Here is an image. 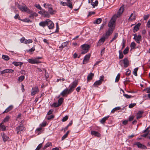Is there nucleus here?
<instances>
[{"mask_svg":"<svg viewBox=\"0 0 150 150\" xmlns=\"http://www.w3.org/2000/svg\"><path fill=\"white\" fill-rule=\"evenodd\" d=\"M18 7L23 12H26L28 13H30L32 12L24 4H22V6L18 5Z\"/></svg>","mask_w":150,"mask_h":150,"instance_id":"nucleus-1","label":"nucleus"},{"mask_svg":"<svg viewBox=\"0 0 150 150\" xmlns=\"http://www.w3.org/2000/svg\"><path fill=\"white\" fill-rule=\"evenodd\" d=\"M21 122L20 125L18 126L16 129V131L17 134H21L25 130V127L23 125H21Z\"/></svg>","mask_w":150,"mask_h":150,"instance_id":"nucleus-2","label":"nucleus"},{"mask_svg":"<svg viewBox=\"0 0 150 150\" xmlns=\"http://www.w3.org/2000/svg\"><path fill=\"white\" fill-rule=\"evenodd\" d=\"M104 78V76H102L100 77V79L99 80L96 81L93 84V86H97L100 85L103 81Z\"/></svg>","mask_w":150,"mask_h":150,"instance_id":"nucleus-3","label":"nucleus"},{"mask_svg":"<svg viewBox=\"0 0 150 150\" xmlns=\"http://www.w3.org/2000/svg\"><path fill=\"white\" fill-rule=\"evenodd\" d=\"M117 18L116 17V15H114L112 17L111 20L108 23V26L110 28H111L115 23Z\"/></svg>","mask_w":150,"mask_h":150,"instance_id":"nucleus-4","label":"nucleus"},{"mask_svg":"<svg viewBox=\"0 0 150 150\" xmlns=\"http://www.w3.org/2000/svg\"><path fill=\"white\" fill-rule=\"evenodd\" d=\"M121 61H122L124 64V66L125 68L127 67L129 65V62L127 58H124L123 60H121L120 61V63L121 65H122V63H121Z\"/></svg>","mask_w":150,"mask_h":150,"instance_id":"nucleus-5","label":"nucleus"},{"mask_svg":"<svg viewBox=\"0 0 150 150\" xmlns=\"http://www.w3.org/2000/svg\"><path fill=\"white\" fill-rule=\"evenodd\" d=\"M134 144L137 145L138 147L140 149H146L147 147L144 145L142 144L139 142H135Z\"/></svg>","mask_w":150,"mask_h":150,"instance_id":"nucleus-6","label":"nucleus"},{"mask_svg":"<svg viewBox=\"0 0 150 150\" xmlns=\"http://www.w3.org/2000/svg\"><path fill=\"white\" fill-rule=\"evenodd\" d=\"M47 24L49 29H52L54 27V24L53 22L49 19H47Z\"/></svg>","mask_w":150,"mask_h":150,"instance_id":"nucleus-7","label":"nucleus"},{"mask_svg":"<svg viewBox=\"0 0 150 150\" xmlns=\"http://www.w3.org/2000/svg\"><path fill=\"white\" fill-rule=\"evenodd\" d=\"M113 31V29L112 28H109L108 31L105 33V38H108V37L112 34Z\"/></svg>","mask_w":150,"mask_h":150,"instance_id":"nucleus-8","label":"nucleus"},{"mask_svg":"<svg viewBox=\"0 0 150 150\" xmlns=\"http://www.w3.org/2000/svg\"><path fill=\"white\" fill-rule=\"evenodd\" d=\"M124 10V8L122 6L119 9L118 11L117 12V14L115 15H116V17L117 18L119 17L123 12Z\"/></svg>","mask_w":150,"mask_h":150,"instance_id":"nucleus-9","label":"nucleus"},{"mask_svg":"<svg viewBox=\"0 0 150 150\" xmlns=\"http://www.w3.org/2000/svg\"><path fill=\"white\" fill-rule=\"evenodd\" d=\"M105 37L104 36L100 38L97 44V46H100L102 44H103L104 42L105 39H107V38H105Z\"/></svg>","mask_w":150,"mask_h":150,"instance_id":"nucleus-10","label":"nucleus"},{"mask_svg":"<svg viewBox=\"0 0 150 150\" xmlns=\"http://www.w3.org/2000/svg\"><path fill=\"white\" fill-rule=\"evenodd\" d=\"M39 91L37 87H35L32 88L31 92V96H33L37 92Z\"/></svg>","mask_w":150,"mask_h":150,"instance_id":"nucleus-11","label":"nucleus"},{"mask_svg":"<svg viewBox=\"0 0 150 150\" xmlns=\"http://www.w3.org/2000/svg\"><path fill=\"white\" fill-rule=\"evenodd\" d=\"M90 57V54H88L86 55L84 57L83 60V64H85L88 62Z\"/></svg>","mask_w":150,"mask_h":150,"instance_id":"nucleus-12","label":"nucleus"},{"mask_svg":"<svg viewBox=\"0 0 150 150\" xmlns=\"http://www.w3.org/2000/svg\"><path fill=\"white\" fill-rule=\"evenodd\" d=\"M69 42V41H67L63 43L59 47V50L62 51L64 47L67 46Z\"/></svg>","mask_w":150,"mask_h":150,"instance_id":"nucleus-13","label":"nucleus"},{"mask_svg":"<svg viewBox=\"0 0 150 150\" xmlns=\"http://www.w3.org/2000/svg\"><path fill=\"white\" fill-rule=\"evenodd\" d=\"M81 48L84 50L87 51L88 52L90 47V46L88 44H84L81 46Z\"/></svg>","mask_w":150,"mask_h":150,"instance_id":"nucleus-14","label":"nucleus"},{"mask_svg":"<svg viewBox=\"0 0 150 150\" xmlns=\"http://www.w3.org/2000/svg\"><path fill=\"white\" fill-rule=\"evenodd\" d=\"M52 113H47L46 118L48 120L53 119L54 117V116L52 114Z\"/></svg>","mask_w":150,"mask_h":150,"instance_id":"nucleus-15","label":"nucleus"},{"mask_svg":"<svg viewBox=\"0 0 150 150\" xmlns=\"http://www.w3.org/2000/svg\"><path fill=\"white\" fill-rule=\"evenodd\" d=\"M28 62L29 63L32 64H38L39 62L36 60L35 58L34 59L33 58L29 59L28 60Z\"/></svg>","mask_w":150,"mask_h":150,"instance_id":"nucleus-16","label":"nucleus"},{"mask_svg":"<svg viewBox=\"0 0 150 150\" xmlns=\"http://www.w3.org/2000/svg\"><path fill=\"white\" fill-rule=\"evenodd\" d=\"M91 133L92 135H94L98 137H100L101 136L100 134L98 132L96 131H92Z\"/></svg>","mask_w":150,"mask_h":150,"instance_id":"nucleus-17","label":"nucleus"},{"mask_svg":"<svg viewBox=\"0 0 150 150\" xmlns=\"http://www.w3.org/2000/svg\"><path fill=\"white\" fill-rule=\"evenodd\" d=\"M39 25L40 26L43 28L45 27L47 25V19L45 21L40 22L39 23Z\"/></svg>","mask_w":150,"mask_h":150,"instance_id":"nucleus-18","label":"nucleus"},{"mask_svg":"<svg viewBox=\"0 0 150 150\" xmlns=\"http://www.w3.org/2000/svg\"><path fill=\"white\" fill-rule=\"evenodd\" d=\"M109 117V116H108L104 117L102 118L100 121V123L101 124H104L105 122V121L108 119Z\"/></svg>","mask_w":150,"mask_h":150,"instance_id":"nucleus-19","label":"nucleus"},{"mask_svg":"<svg viewBox=\"0 0 150 150\" xmlns=\"http://www.w3.org/2000/svg\"><path fill=\"white\" fill-rule=\"evenodd\" d=\"M3 122L0 123V130L4 131L6 130V127L3 124Z\"/></svg>","mask_w":150,"mask_h":150,"instance_id":"nucleus-20","label":"nucleus"},{"mask_svg":"<svg viewBox=\"0 0 150 150\" xmlns=\"http://www.w3.org/2000/svg\"><path fill=\"white\" fill-rule=\"evenodd\" d=\"M68 94V89L67 88L65 89L63 91L60 93V95L63 96H64L66 94Z\"/></svg>","mask_w":150,"mask_h":150,"instance_id":"nucleus-21","label":"nucleus"},{"mask_svg":"<svg viewBox=\"0 0 150 150\" xmlns=\"http://www.w3.org/2000/svg\"><path fill=\"white\" fill-rule=\"evenodd\" d=\"M13 107V105H11L8 107L3 112H10L12 109Z\"/></svg>","mask_w":150,"mask_h":150,"instance_id":"nucleus-22","label":"nucleus"},{"mask_svg":"<svg viewBox=\"0 0 150 150\" xmlns=\"http://www.w3.org/2000/svg\"><path fill=\"white\" fill-rule=\"evenodd\" d=\"M2 137L3 138V141L4 142H6L9 139V137L4 133H3L2 135Z\"/></svg>","mask_w":150,"mask_h":150,"instance_id":"nucleus-23","label":"nucleus"},{"mask_svg":"<svg viewBox=\"0 0 150 150\" xmlns=\"http://www.w3.org/2000/svg\"><path fill=\"white\" fill-rule=\"evenodd\" d=\"M44 17L49 18L50 16L47 11H46L44 10L43 15Z\"/></svg>","mask_w":150,"mask_h":150,"instance_id":"nucleus-24","label":"nucleus"},{"mask_svg":"<svg viewBox=\"0 0 150 150\" xmlns=\"http://www.w3.org/2000/svg\"><path fill=\"white\" fill-rule=\"evenodd\" d=\"M141 25V23H138L134 27V31L135 32L137 31L139 29V27Z\"/></svg>","mask_w":150,"mask_h":150,"instance_id":"nucleus-25","label":"nucleus"},{"mask_svg":"<svg viewBox=\"0 0 150 150\" xmlns=\"http://www.w3.org/2000/svg\"><path fill=\"white\" fill-rule=\"evenodd\" d=\"M48 11L50 14L51 15H53L55 12L56 11L53 9V8L51 7H49L48 9Z\"/></svg>","mask_w":150,"mask_h":150,"instance_id":"nucleus-26","label":"nucleus"},{"mask_svg":"<svg viewBox=\"0 0 150 150\" xmlns=\"http://www.w3.org/2000/svg\"><path fill=\"white\" fill-rule=\"evenodd\" d=\"M78 83V82L77 80H76L71 83V86L74 89L77 85Z\"/></svg>","mask_w":150,"mask_h":150,"instance_id":"nucleus-27","label":"nucleus"},{"mask_svg":"<svg viewBox=\"0 0 150 150\" xmlns=\"http://www.w3.org/2000/svg\"><path fill=\"white\" fill-rule=\"evenodd\" d=\"M94 74H93L91 73H90L87 76V80L88 81L91 80L93 77Z\"/></svg>","mask_w":150,"mask_h":150,"instance_id":"nucleus-28","label":"nucleus"},{"mask_svg":"<svg viewBox=\"0 0 150 150\" xmlns=\"http://www.w3.org/2000/svg\"><path fill=\"white\" fill-rule=\"evenodd\" d=\"M141 36L140 35H139L137 36V37L134 39V40L137 43H139L140 41L141 40Z\"/></svg>","mask_w":150,"mask_h":150,"instance_id":"nucleus-29","label":"nucleus"},{"mask_svg":"<svg viewBox=\"0 0 150 150\" xmlns=\"http://www.w3.org/2000/svg\"><path fill=\"white\" fill-rule=\"evenodd\" d=\"M67 6L69 8L72 9V4L70 0H67Z\"/></svg>","mask_w":150,"mask_h":150,"instance_id":"nucleus-30","label":"nucleus"},{"mask_svg":"<svg viewBox=\"0 0 150 150\" xmlns=\"http://www.w3.org/2000/svg\"><path fill=\"white\" fill-rule=\"evenodd\" d=\"M12 64L14 65L15 66H17L19 65H21L23 63L21 62H12Z\"/></svg>","mask_w":150,"mask_h":150,"instance_id":"nucleus-31","label":"nucleus"},{"mask_svg":"<svg viewBox=\"0 0 150 150\" xmlns=\"http://www.w3.org/2000/svg\"><path fill=\"white\" fill-rule=\"evenodd\" d=\"M98 4V1L97 0H96L95 2H92L91 4L93 6V7H95V6H97Z\"/></svg>","mask_w":150,"mask_h":150,"instance_id":"nucleus-32","label":"nucleus"},{"mask_svg":"<svg viewBox=\"0 0 150 150\" xmlns=\"http://www.w3.org/2000/svg\"><path fill=\"white\" fill-rule=\"evenodd\" d=\"M2 58L3 59H4L5 60H6V61H8V60H9L10 59L9 57L8 56L5 55H2Z\"/></svg>","mask_w":150,"mask_h":150,"instance_id":"nucleus-33","label":"nucleus"},{"mask_svg":"<svg viewBox=\"0 0 150 150\" xmlns=\"http://www.w3.org/2000/svg\"><path fill=\"white\" fill-rule=\"evenodd\" d=\"M134 116L133 115H130L129 116L128 119V121L129 122H131L134 120Z\"/></svg>","mask_w":150,"mask_h":150,"instance_id":"nucleus-34","label":"nucleus"},{"mask_svg":"<svg viewBox=\"0 0 150 150\" xmlns=\"http://www.w3.org/2000/svg\"><path fill=\"white\" fill-rule=\"evenodd\" d=\"M102 21V19L101 18H98L96 19V20L95 22H94V23L96 24H98L100 23Z\"/></svg>","mask_w":150,"mask_h":150,"instance_id":"nucleus-35","label":"nucleus"},{"mask_svg":"<svg viewBox=\"0 0 150 150\" xmlns=\"http://www.w3.org/2000/svg\"><path fill=\"white\" fill-rule=\"evenodd\" d=\"M120 109L121 108L120 107H115L112 110V111H111V112H115L116 111V110H120Z\"/></svg>","mask_w":150,"mask_h":150,"instance_id":"nucleus-36","label":"nucleus"},{"mask_svg":"<svg viewBox=\"0 0 150 150\" xmlns=\"http://www.w3.org/2000/svg\"><path fill=\"white\" fill-rule=\"evenodd\" d=\"M138 68L137 67L134 69V71L133 72V74L135 76H137V71L138 70Z\"/></svg>","mask_w":150,"mask_h":150,"instance_id":"nucleus-37","label":"nucleus"},{"mask_svg":"<svg viewBox=\"0 0 150 150\" xmlns=\"http://www.w3.org/2000/svg\"><path fill=\"white\" fill-rule=\"evenodd\" d=\"M33 42V41L32 40L29 39L28 40H27L25 39V41L24 42V43H25L26 44H29L30 43H32Z\"/></svg>","mask_w":150,"mask_h":150,"instance_id":"nucleus-38","label":"nucleus"},{"mask_svg":"<svg viewBox=\"0 0 150 150\" xmlns=\"http://www.w3.org/2000/svg\"><path fill=\"white\" fill-rule=\"evenodd\" d=\"M10 119V117L8 116H7L4 119L3 121L2 122H6L8 121Z\"/></svg>","mask_w":150,"mask_h":150,"instance_id":"nucleus-39","label":"nucleus"},{"mask_svg":"<svg viewBox=\"0 0 150 150\" xmlns=\"http://www.w3.org/2000/svg\"><path fill=\"white\" fill-rule=\"evenodd\" d=\"M25 79L24 76H21L18 77V81L20 82H21L24 80Z\"/></svg>","mask_w":150,"mask_h":150,"instance_id":"nucleus-40","label":"nucleus"},{"mask_svg":"<svg viewBox=\"0 0 150 150\" xmlns=\"http://www.w3.org/2000/svg\"><path fill=\"white\" fill-rule=\"evenodd\" d=\"M119 59H121L123 57V55L122 53V52H121V51H119Z\"/></svg>","mask_w":150,"mask_h":150,"instance_id":"nucleus-41","label":"nucleus"},{"mask_svg":"<svg viewBox=\"0 0 150 150\" xmlns=\"http://www.w3.org/2000/svg\"><path fill=\"white\" fill-rule=\"evenodd\" d=\"M136 46V44L134 42H132L130 45V47L131 49H134Z\"/></svg>","mask_w":150,"mask_h":150,"instance_id":"nucleus-42","label":"nucleus"},{"mask_svg":"<svg viewBox=\"0 0 150 150\" xmlns=\"http://www.w3.org/2000/svg\"><path fill=\"white\" fill-rule=\"evenodd\" d=\"M120 74H118L115 78V82H118L120 79Z\"/></svg>","mask_w":150,"mask_h":150,"instance_id":"nucleus-43","label":"nucleus"},{"mask_svg":"<svg viewBox=\"0 0 150 150\" xmlns=\"http://www.w3.org/2000/svg\"><path fill=\"white\" fill-rule=\"evenodd\" d=\"M74 90V88L71 86L70 88L68 89V94H69Z\"/></svg>","mask_w":150,"mask_h":150,"instance_id":"nucleus-44","label":"nucleus"},{"mask_svg":"<svg viewBox=\"0 0 150 150\" xmlns=\"http://www.w3.org/2000/svg\"><path fill=\"white\" fill-rule=\"evenodd\" d=\"M63 101V99L62 98H60L58 101V104H59V105H60L61 104H62Z\"/></svg>","mask_w":150,"mask_h":150,"instance_id":"nucleus-45","label":"nucleus"},{"mask_svg":"<svg viewBox=\"0 0 150 150\" xmlns=\"http://www.w3.org/2000/svg\"><path fill=\"white\" fill-rule=\"evenodd\" d=\"M129 51V48L128 47H126L123 51V53L124 54H127Z\"/></svg>","mask_w":150,"mask_h":150,"instance_id":"nucleus-46","label":"nucleus"},{"mask_svg":"<svg viewBox=\"0 0 150 150\" xmlns=\"http://www.w3.org/2000/svg\"><path fill=\"white\" fill-rule=\"evenodd\" d=\"M123 95L125 96L126 98H130L132 97L131 95H128L124 93Z\"/></svg>","mask_w":150,"mask_h":150,"instance_id":"nucleus-47","label":"nucleus"},{"mask_svg":"<svg viewBox=\"0 0 150 150\" xmlns=\"http://www.w3.org/2000/svg\"><path fill=\"white\" fill-rule=\"evenodd\" d=\"M142 113H137V115L136 117L137 119H139L141 117Z\"/></svg>","mask_w":150,"mask_h":150,"instance_id":"nucleus-48","label":"nucleus"},{"mask_svg":"<svg viewBox=\"0 0 150 150\" xmlns=\"http://www.w3.org/2000/svg\"><path fill=\"white\" fill-rule=\"evenodd\" d=\"M42 146V143L39 144L35 150H39Z\"/></svg>","mask_w":150,"mask_h":150,"instance_id":"nucleus-49","label":"nucleus"},{"mask_svg":"<svg viewBox=\"0 0 150 150\" xmlns=\"http://www.w3.org/2000/svg\"><path fill=\"white\" fill-rule=\"evenodd\" d=\"M126 70V75L127 76H129L131 73V71L129 70V69H127Z\"/></svg>","mask_w":150,"mask_h":150,"instance_id":"nucleus-50","label":"nucleus"},{"mask_svg":"<svg viewBox=\"0 0 150 150\" xmlns=\"http://www.w3.org/2000/svg\"><path fill=\"white\" fill-rule=\"evenodd\" d=\"M68 118V116L67 115L65 116L63 118L62 121L63 122H65L67 121Z\"/></svg>","mask_w":150,"mask_h":150,"instance_id":"nucleus-51","label":"nucleus"},{"mask_svg":"<svg viewBox=\"0 0 150 150\" xmlns=\"http://www.w3.org/2000/svg\"><path fill=\"white\" fill-rule=\"evenodd\" d=\"M43 5H44V6L45 8H47V7H48V8H49V7H51L50 6H51V4H46V3L44 4Z\"/></svg>","mask_w":150,"mask_h":150,"instance_id":"nucleus-52","label":"nucleus"},{"mask_svg":"<svg viewBox=\"0 0 150 150\" xmlns=\"http://www.w3.org/2000/svg\"><path fill=\"white\" fill-rule=\"evenodd\" d=\"M35 50V49L34 47H32L29 50V51L30 52V54H32V52Z\"/></svg>","mask_w":150,"mask_h":150,"instance_id":"nucleus-53","label":"nucleus"},{"mask_svg":"<svg viewBox=\"0 0 150 150\" xmlns=\"http://www.w3.org/2000/svg\"><path fill=\"white\" fill-rule=\"evenodd\" d=\"M59 106V105L58 103H53V104L52 105V107L53 106L54 107H57Z\"/></svg>","mask_w":150,"mask_h":150,"instance_id":"nucleus-54","label":"nucleus"},{"mask_svg":"<svg viewBox=\"0 0 150 150\" xmlns=\"http://www.w3.org/2000/svg\"><path fill=\"white\" fill-rule=\"evenodd\" d=\"M42 58L41 57H36L35 58V59L37 61H38V62H39L38 63V64H39V63H40L41 62L39 60V59H42Z\"/></svg>","mask_w":150,"mask_h":150,"instance_id":"nucleus-55","label":"nucleus"},{"mask_svg":"<svg viewBox=\"0 0 150 150\" xmlns=\"http://www.w3.org/2000/svg\"><path fill=\"white\" fill-rule=\"evenodd\" d=\"M7 71H8V70H7V69L4 70L3 71H1L0 73H1V74H3L5 73H7Z\"/></svg>","mask_w":150,"mask_h":150,"instance_id":"nucleus-56","label":"nucleus"},{"mask_svg":"<svg viewBox=\"0 0 150 150\" xmlns=\"http://www.w3.org/2000/svg\"><path fill=\"white\" fill-rule=\"evenodd\" d=\"M136 103H131L129 105V108H132L134 106L136 105Z\"/></svg>","mask_w":150,"mask_h":150,"instance_id":"nucleus-57","label":"nucleus"},{"mask_svg":"<svg viewBox=\"0 0 150 150\" xmlns=\"http://www.w3.org/2000/svg\"><path fill=\"white\" fill-rule=\"evenodd\" d=\"M60 3L61 5L63 6H67V3L66 2H64L63 1H60Z\"/></svg>","mask_w":150,"mask_h":150,"instance_id":"nucleus-58","label":"nucleus"},{"mask_svg":"<svg viewBox=\"0 0 150 150\" xmlns=\"http://www.w3.org/2000/svg\"><path fill=\"white\" fill-rule=\"evenodd\" d=\"M46 124L47 122H42V124L40 125L42 127H45L46 125Z\"/></svg>","mask_w":150,"mask_h":150,"instance_id":"nucleus-59","label":"nucleus"},{"mask_svg":"<svg viewBox=\"0 0 150 150\" xmlns=\"http://www.w3.org/2000/svg\"><path fill=\"white\" fill-rule=\"evenodd\" d=\"M118 36V34L117 33H115V34L114 37L113 38V39L115 40Z\"/></svg>","mask_w":150,"mask_h":150,"instance_id":"nucleus-60","label":"nucleus"},{"mask_svg":"<svg viewBox=\"0 0 150 150\" xmlns=\"http://www.w3.org/2000/svg\"><path fill=\"white\" fill-rule=\"evenodd\" d=\"M150 127H148L145 130H144L143 132L145 133L146 132H148V133H149V129H150Z\"/></svg>","mask_w":150,"mask_h":150,"instance_id":"nucleus-61","label":"nucleus"},{"mask_svg":"<svg viewBox=\"0 0 150 150\" xmlns=\"http://www.w3.org/2000/svg\"><path fill=\"white\" fill-rule=\"evenodd\" d=\"M149 14H147L146 15H145V16H144V20H146L149 18Z\"/></svg>","mask_w":150,"mask_h":150,"instance_id":"nucleus-62","label":"nucleus"},{"mask_svg":"<svg viewBox=\"0 0 150 150\" xmlns=\"http://www.w3.org/2000/svg\"><path fill=\"white\" fill-rule=\"evenodd\" d=\"M35 6L37 8L40 10L42 9V8L39 4H37L36 5H35Z\"/></svg>","mask_w":150,"mask_h":150,"instance_id":"nucleus-63","label":"nucleus"},{"mask_svg":"<svg viewBox=\"0 0 150 150\" xmlns=\"http://www.w3.org/2000/svg\"><path fill=\"white\" fill-rule=\"evenodd\" d=\"M146 25L148 28H150V19L148 21L146 24Z\"/></svg>","mask_w":150,"mask_h":150,"instance_id":"nucleus-64","label":"nucleus"}]
</instances>
